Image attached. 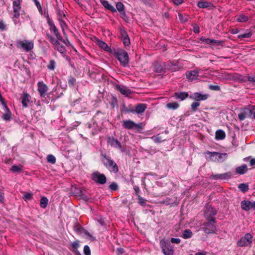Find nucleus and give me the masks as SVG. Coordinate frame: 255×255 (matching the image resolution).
Listing matches in <instances>:
<instances>
[{"label":"nucleus","mask_w":255,"mask_h":255,"mask_svg":"<svg viewBox=\"0 0 255 255\" xmlns=\"http://www.w3.org/2000/svg\"><path fill=\"white\" fill-rule=\"evenodd\" d=\"M30 98L31 97L28 93H23V96L21 97V99L22 106L24 108H27L28 107V104L30 102Z\"/></svg>","instance_id":"5701e85b"},{"label":"nucleus","mask_w":255,"mask_h":255,"mask_svg":"<svg viewBox=\"0 0 255 255\" xmlns=\"http://www.w3.org/2000/svg\"><path fill=\"white\" fill-rule=\"evenodd\" d=\"M48 200L45 197H42L40 199V205L42 208H45L48 204Z\"/></svg>","instance_id":"ea45409f"},{"label":"nucleus","mask_w":255,"mask_h":255,"mask_svg":"<svg viewBox=\"0 0 255 255\" xmlns=\"http://www.w3.org/2000/svg\"><path fill=\"white\" fill-rule=\"evenodd\" d=\"M172 1L175 4L177 5L181 4L183 2V0H172Z\"/></svg>","instance_id":"69168bd1"},{"label":"nucleus","mask_w":255,"mask_h":255,"mask_svg":"<svg viewBox=\"0 0 255 255\" xmlns=\"http://www.w3.org/2000/svg\"><path fill=\"white\" fill-rule=\"evenodd\" d=\"M117 9L119 11L121 14L123 15H126L125 6L122 2H118L116 3V10Z\"/></svg>","instance_id":"7c9ffc66"},{"label":"nucleus","mask_w":255,"mask_h":255,"mask_svg":"<svg viewBox=\"0 0 255 255\" xmlns=\"http://www.w3.org/2000/svg\"><path fill=\"white\" fill-rule=\"evenodd\" d=\"M252 35V33L251 31L239 34L238 35V38L241 40L245 38H250Z\"/></svg>","instance_id":"a19ab883"},{"label":"nucleus","mask_w":255,"mask_h":255,"mask_svg":"<svg viewBox=\"0 0 255 255\" xmlns=\"http://www.w3.org/2000/svg\"><path fill=\"white\" fill-rule=\"evenodd\" d=\"M250 166H254L255 165V158H252L250 161Z\"/></svg>","instance_id":"774afa93"},{"label":"nucleus","mask_w":255,"mask_h":255,"mask_svg":"<svg viewBox=\"0 0 255 255\" xmlns=\"http://www.w3.org/2000/svg\"><path fill=\"white\" fill-rule=\"evenodd\" d=\"M121 112L123 113H134V110L132 107L129 106V107H127L125 104H124L121 109Z\"/></svg>","instance_id":"58836bf2"},{"label":"nucleus","mask_w":255,"mask_h":255,"mask_svg":"<svg viewBox=\"0 0 255 255\" xmlns=\"http://www.w3.org/2000/svg\"><path fill=\"white\" fill-rule=\"evenodd\" d=\"M12 7L13 10H20L21 9V3L20 0H13Z\"/></svg>","instance_id":"c9c22d12"},{"label":"nucleus","mask_w":255,"mask_h":255,"mask_svg":"<svg viewBox=\"0 0 255 255\" xmlns=\"http://www.w3.org/2000/svg\"><path fill=\"white\" fill-rule=\"evenodd\" d=\"M102 162L105 166L111 172L117 173L119 171V168L117 163L111 159V158L107 156L106 154L102 155Z\"/></svg>","instance_id":"f257e3e1"},{"label":"nucleus","mask_w":255,"mask_h":255,"mask_svg":"<svg viewBox=\"0 0 255 255\" xmlns=\"http://www.w3.org/2000/svg\"><path fill=\"white\" fill-rule=\"evenodd\" d=\"M207 222L204 223L202 228V230L207 234H214L217 230L215 226L216 220H207Z\"/></svg>","instance_id":"7ed1b4c3"},{"label":"nucleus","mask_w":255,"mask_h":255,"mask_svg":"<svg viewBox=\"0 0 255 255\" xmlns=\"http://www.w3.org/2000/svg\"><path fill=\"white\" fill-rule=\"evenodd\" d=\"M216 138L218 140H222L225 138L226 134L224 131L221 129L217 130L215 133Z\"/></svg>","instance_id":"473e14b6"},{"label":"nucleus","mask_w":255,"mask_h":255,"mask_svg":"<svg viewBox=\"0 0 255 255\" xmlns=\"http://www.w3.org/2000/svg\"><path fill=\"white\" fill-rule=\"evenodd\" d=\"M146 108V105L144 104H138L135 108L134 112L137 114H140L144 112Z\"/></svg>","instance_id":"c756f323"},{"label":"nucleus","mask_w":255,"mask_h":255,"mask_svg":"<svg viewBox=\"0 0 255 255\" xmlns=\"http://www.w3.org/2000/svg\"><path fill=\"white\" fill-rule=\"evenodd\" d=\"M117 252L119 255H122L124 253L125 250L124 249L120 248L117 249Z\"/></svg>","instance_id":"338daca9"},{"label":"nucleus","mask_w":255,"mask_h":255,"mask_svg":"<svg viewBox=\"0 0 255 255\" xmlns=\"http://www.w3.org/2000/svg\"><path fill=\"white\" fill-rule=\"evenodd\" d=\"M248 20V17L244 14L239 15L237 18V20L239 22H246Z\"/></svg>","instance_id":"a18cd8bd"},{"label":"nucleus","mask_w":255,"mask_h":255,"mask_svg":"<svg viewBox=\"0 0 255 255\" xmlns=\"http://www.w3.org/2000/svg\"><path fill=\"white\" fill-rule=\"evenodd\" d=\"M96 43L100 48L106 51L110 52L111 51V48L105 42L98 39L97 40Z\"/></svg>","instance_id":"393cba45"},{"label":"nucleus","mask_w":255,"mask_h":255,"mask_svg":"<svg viewBox=\"0 0 255 255\" xmlns=\"http://www.w3.org/2000/svg\"><path fill=\"white\" fill-rule=\"evenodd\" d=\"M16 45L17 48L21 49L25 52H29L33 48L34 43L32 41L19 40L16 41Z\"/></svg>","instance_id":"20e7f679"},{"label":"nucleus","mask_w":255,"mask_h":255,"mask_svg":"<svg viewBox=\"0 0 255 255\" xmlns=\"http://www.w3.org/2000/svg\"><path fill=\"white\" fill-rule=\"evenodd\" d=\"M207 153L210 155L211 159L213 161H219L220 159L223 158V156L226 155V153L223 154L217 152L208 151Z\"/></svg>","instance_id":"a211bd4d"},{"label":"nucleus","mask_w":255,"mask_h":255,"mask_svg":"<svg viewBox=\"0 0 255 255\" xmlns=\"http://www.w3.org/2000/svg\"><path fill=\"white\" fill-rule=\"evenodd\" d=\"M253 238L251 234L247 233L237 242V245L240 247L251 246Z\"/></svg>","instance_id":"423d86ee"},{"label":"nucleus","mask_w":255,"mask_h":255,"mask_svg":"<svg viewBox=\"0 0 255 255\" xmlns=\"http://www.w3.org/2000/svg\"><path fill=\"white\" fill-rule=\"evenodd\" d=\"M212 3L210 2H208L207 1L204 0H200L198 2L197 6L202 8H207L210 6H211Z\"/></svg>","instance_id":"2f4dec72"},{"label":"nucleus","mask_w":255,"mask_h":255,"mask_svg":"<svg viewBox=\"0 0 255 255\" xmlns=\"http://www.w3.org/2000/svg\"><path fill=\"white\" fill-rule=\"evenodd\" d=\"M216 214L217 211L216 209L211 206H209L206 207L204 216L206 220H211V219H215L214 216Z\"/></svg>","instance_id":"9b49d317"},{"label":"nucleus","mask_w":255,"mask_h":255,"mask_svg":"<svg viewBox=\"0 0 255 255\" xmlns=\"http://www.w3.org/2000/svg\"><path fill=\"white\" fill-rule=\"evenodd\" d=\"M37 90L41 97H44L48 90V86L43 81H39L37 83Z\"/></svg>","instance_id":"ddd939ff"},{"label":"nucleus","mask_w":255,"mask_h":255,"mask_svg":"<svg viewBox=\"0 0 255 255\" xmlns=\"http://www.w3.org/2000/svg\"><path fill=\"white\" fill-rule=\"evenodd\" d=\"M187 78L190 80H194L198 77V71L197 70H191L186 73Z\"/></svg>","instance_id":"4be33fe9"},{"label":"nucleus","mask_w":255,"mask_h":255,"mask_svg":"<svg viewBox=\"0 0 255 255\" xmlns=\"http://www.w3.org/2000/svg\"><path fill=\"white\" fill-rule=\"evenodd\" d=\"M114 55L118 59L122 66L126 67L128 64L129 62L128 55L126 50L123 49L115 50Z\"/></svg>","instance_id":"f03ea898"},{"label":"nucleus","mask_w":255,"mask_h":255,"mask_svg":"<svg viewBox=\"0 0 255 255\" xmlns=\"http://www.w3.org/2000/svg\"><path fill=\"white\" fill-rule=\"evenodd\" d=\"M160 245L162 252L165 255H173L174 250L173 247L169 243H166L165 241L160 242Z\"/></svg>","instance_id":"9d476101"},{"label":"nucleus","mask_w":255,"mask_h":255,"mask_svg":"<svg viewBox=\"0 0 255 255\" xmlns=\"http://www.w3.org/2000/svg\"><path fill=\"white\" fill-rule=\"evenodd\" d=\"M209 96V94H202L201 93L196 92L190 96V98L196 101H203L207 99Z\"/></svg>","instance_id":"f3484780"},{"label":"nucleus","mask_w":255,"mask_h":255,"mask_svg":"<svg viewBox=\"0 0 255 255\" xmlns=\"http://www.w3.org/2000/svg\"><path fill=\"white\" fill-rule=\"evenodd\" d=\"M233 175V173L230 171L222 174H213L211 176L215 180H227L231 178Z\"/></svg>","instance_id":"2eb2a0df"},{"label":"nucleus","mask_w":255,"mask_h":255,"mask_svg":"<svg viewBox=\"0 0 255 255\" xmlns=\"http://www.w3.org/2000/svg\"><path fill=\"white\" fill-rule=\"evenodd\" d=\"M20 10H13V18H18L20 16Z\"/></svg>","instance_id":"680f3d73"},{"label":"nucleus","mask_w":255,"mask_h":255,"mask_svg":"<svg viewBox=\"0 0 255 255\" xmlns=\"http://www.w3.org/2000/svg\"><path fill=\"white\" fill-rule=\"evenodd\" d=\"M5 29V24L2 20H0V30L3 31Z\"/></svg>","instance_id":"0e129e2a"},{"label":"nucleus","mask_w":255,"mask_h":255,"mask_svg":"<svg viewBox=\"0 0 255 255\" xmlns=\"http://www.w3.org/2000/svg\"><path fill=\"white\" fill-rule=\"evenodd\" d=\"M33 1L34 2L35 4L37 6L39 11L41 12L42 11V7L40 5V2L37 0H33Z\"/></svg>","instance_id":"4d7b16f0"},{"label":"nucleus","mask_w":255,"mask_h":255,"mask_svg":"<svg viewBox=\"0 0 255 255\" xmlns=\"http://www.w3.org/2000/svg\"><path fill=\"white\" fill-rule=\"evenodd\" d=\"M48 25L49 26V29L51 32L53 33L55 36L56 37V39L59 40H62V37L61 36L60 33L58 31V29L56 27L53 21H50L48 20Z\"/></svg>","instance_id":"4468645a"},{"label":"nucleus","mask_w":255,"mask_h":255,"mask_svg":"<svg viewBox=\"0 0 255 255\" xmlns=\"http://www.w3.org/2000/svg\"><path fill=\"white\" fill-rule=\"evenodd\" d=\"M209 88L211 90L219 91L220 90V87L218 85H210Z\"/></svg>","instance_id":"5fc2aeb1"},{"label":"nucleus","mask_w":255,"mask_h":255,"mask_svg":"<svg viewBox=\"0 0 255 255\" xmlns=\"http://www.w3.org/2000/svg\"><path fill=\"white\" fill-rule=\"evenodd\" d=\"M204 43L211 44L212 49H220L224 46L225 41L223 40H217L210 38H206Z\"/></svg>","instance_id":"1a4fd4ad"},{"label":"nucleus","mask_w":255,"mask_h":255,"mask_svg":"<svg viewBox=\"0 0 255 255\" xmlns=\"http://www.w3.org/2000/svg\"><path fill=\"white\" fill-rule=\"evenodd\" d=\"M247 165L246 164H243L240 166L237 167L236 168V172L239 174H244L247 171Z\"/></svg>","instance_id":"c85d7f7f"},{"label":"nucleus","mask_w":255,"mask_h":255,"mask_svg":"<svg viewBox=\"0 0 255 255\" xmlns=\"http://www.w3.org/2000/svg\"><path fill=\"white\" fill-rule=\"evenodd\" d=\"M123 126L124 128L128 129H134L138 130L142 128L141 123L136 124L130 120L124 121Z\"/></svg>","instance_id":"0eeeda50"},{"label":"nucleus","mask_w":255,"mask_h":255,"mask_svg":"<svg viewBox=\"0 0 255 255\" xmlns=\"http://www.w3.org/2000/svg\"><path fill=\"white\" fill-rule=\"evenodd\" d=\"M178 16H179V18L180 20L182 22H185L187 21L188 18L187 17H184L182 14L179 13Z\"/></svg>","instance_id":"13d9d810"},{"label":"nucleus","mask_w":255,"mask_h":255,"mask_svg":"<svg viewBox=\"0 0 255 255\" xmlns=\"http://www.w3.org/2000/svg\"><path fill=\"white\" fill-rule=\"evenodd\" d=\"M251 202L248 200H243L241 202V208L245 211H249L251 209Z\"/></svg>","instance_id":"bb28decb"},{"label":"nucleus","mask_w":255,"mask_h":255,"mask_svg":"<svg viewBox=\"0 0 255 255\" xmlns=\"http://www.w3.org/2000/svg\"><path fill=\"white\" fill-rule=\"evenodd\" d=\"M97 221L100 224L101 226H104L105 224L104 218L102 217H100L98 220Z\"/></svg>","instance_id":"e2e57ef3"},{"label":"nucleus","mask_w":255,"mask_h":255,"mask_svg":"<svg viewBox=\"0 0 255 255\" xmlns=\"http://www.w3.org/2000/svg\"><path fill=\"white\" fill-rule=\"evenodd\" d=\"M253 115V111L249 108H244L242 110L238 115L240 121H244L247 118L251 117Z\"/></svg>","instance_id":"f8f14e48"},{"label":"nucleus","mask_w":255,"mask_h":255,"mask_svg":"<svg viewBox=\"0 0 255 255\" xmlns=\"http://www.w3.org/2000/svg\"><path fill=\"white\" fill-rule=\"evenodd\" d=\"M23 198L25 200H30L32 198V194L26 193L24 195Z\"/></svg>","instance_id":"864d4df0"},{"label":"nucleus","mask_w":255,"mask_h":255,"mask_svg":"<svg viewBox=\"0 0 255 255\" xmlns=\"http://www.w3.org/2000/svg\"><path fill=\"white\" fill-rule=\"evenodd\" d=\"M166 69H169V68L165 64H164V67L159 64H156L154 66V70L157 73L165 72V70Z\"/></svg>","instance_id":"a878e982"},{"label":"nucleus","mask_w":255,"mask_h":255,"mask_svg":"<svg viewBox=\"0 0 255 255\" xmlns=\"http://www.w3.org/2000/svg\"><path fill=\"white\" fill-rule=\"evenodd\" d=\"M116 89L120 92L122 94L127 97L129 96L132 93V92L129 89H128L126 87L121 86L119 85H116Z\"/></svg>","instance_id":"dca6fc26"},{"label":"nucleus","mask_w":255,"mask_h":255,"mask_svg":"<svg viewBox=\"0 0 255 255\" xmlns=\"http://www.w3.org/2000/svg\"><path fill=\"white\" fill-rule=\"evenodd\" d=\"M47 160L49 163L54 164L56 162V158L52 154H49L47 156Z\"/></svg>","instance_id":"49530a36"},{"label":"nucleus","mask_w":255,"mask_h":255,"mask_svg":"<svg viewBox=\"0 0 255 255\" xmlns=\"http://www.w3.org/2000/svg\"><path fill=\"white\" fill-rule=\"evenodd\" d=\"M108 142L112 147L118 149L122 148L121 143L117 139L114 137H110L108 139Z\"/></svg>","instance_id":"aec40b11"},{"label":"nucleus","mask_w":255,"mask_h":255,"mask_svg":"<svg viewBox=\"0 0 255 255\" xmlns=\"http://www.w3.org/2000/svg\"><path fill=\"white\" fill-rule=\"evenodd\" d=\"M121 35L122 37V40L123 41L125 45L128 46L130 43V40L128 34L125 29L121 30Z\"/></svg>","instance_id":"6ab92c4d"},{"label":"nucleus","mask_w":255,"mask_h":255,"mask_svg":"<svg viewBox=\"0 0 255 255\" xmlns=\"http://www.w3.org/2000/svg\"><path fill=\"white\" fill-rule=\"evenodd\" d=\"M179 105L177 102L170 103L166 105V107L168 109L175 110L179 107Z\"/></svg>","instance_id":"79ce46f5"},{"label":"nucleus","mask_w":255,"mask_h":255,"mask_svg":"<svg viewBox=\"0 0 255 255\" xmlns=\"http://www.w3.org/2000/svg\"><path fill=\"white\" fill-rule=\"evenodd\" d=\"M46 37L47 39L54 45V48L58 51L61 54H64L66 52L65 47L61 45L59 42L58 39H55L49 33H46Z\"/></svg>","instance_id":"39448f33"},{"label":"nucleus","mask_w":255,"mask_h":255,"mask_svg":"<svg viewBox=\"0 0 255 255\" xmlns=\"http://www.w3.org/2000/svg\"><path fill=\"white\" fill-rule=\"evenodd\" d=\"M56 62L54 60H51L49 63L47 65V67L50 70H54L55 68Z\"/></svg>","instance_id":"c03bdc74"},{"label":"nucleus","mask_w":255,"mask_h":255,"mask_svg":"<svg viewBox=\"0 0 255 255\" xmlns=\"http://www.w3.org/2000/svg\"><path fill=\"white\" fill-rule=\"evenodd\" d=\"M76 230L78 232H81L82 231H84V234L90 238V239L91 241H94L96 240L95 237L91 235L87 231L84 230L83 228L78 227Z\"/></svg>","instance_id":"72a5a7b5"},{"label":"nucleus","mask_w":255,"mask_h":255,"mask_svg":"<svg viewBox=\"0 0 255 255\" xmlns=\"http://www.w3.org/2000/svg\"><path fill=\"white\" fill-rule=\"evenodd\" d=\"M154 142L156 143H160L163 140H162L161 137L159 136V134L156 136H153L151 137Z\"/></svg>","instance_id":"09e8293b"},{"label":"nucleus","mask_w":255,"mask_h":255,"mask_svg":"<svg viewBox=\"0 0 255 255\" xmlns=\"http://www.w3.org/2000/svg\"><path fill=\"white\" fill-rule=\"evenodd\" d=\"M109 188L112 191H116L118 189V185L117 183L113 182L110 185Z\"/></svg>","instance_id":"8fccbe9b"},{"label":"nucleus","mask_w":255,"mask_h":255,"mask_svg":"<svg viewBox=\"0 0 255 255\" xmlns=\"http://www.w3.org/2000/svg\"><path fill=\"white\" fill-rule=\"evenodd\" d=\"M161 203L168 205L172 204V201L169 198H166L165 200L161 201Z\"/></svg>","instance_id":"6e6d98bb"},{"label":"nucleus","mask_w":255,"mask_h":255,"mask_svg":"<svg viewBox=\"0 0 255 255\" xmlns=\"http://www.w3.org/2000/svg\"><path fill=\"white\" fill-rule=\"evenodd\" d=\"M174 95L176 99H180L182 101L188 97V94L187 92H176Z\"/></svg>","instance_id":"cd10ccee"},{"label":"nucleus","mask_w":255,"mask_h":255,"mask_svg":"<svg viewBox=\"0 0 255 255\" xmlns=\"http://www.w3.org/2000/svg\"><path fill=\"white\" fill-rule=\"evenodd\" d=\"M101 3L106 9L111 11L113 12H116L117 11L116 9L109 3V2L106 0H100Z\"/></svg>","instance_id":"b1692460"},{"label":"nucleus","mask_w":255,"mask_h":255,"mask_svg":"<svg viewBox=\"0 0 255 255\" xmlns=\"http://www.w3.org/2000/svg\"><path fill=\"white\" fill-rule=\"evenodd\" d=\"M193 233L189 229L185 230L182 235V237L185 239L190 238L192 237Z\"/></svg>","instance_id":"e433bc0d"},{"label":"nucleus","mask_w":255,"mask_h":255,"mask_svg":"<svg viewBox=\"0 0 255 255\" xmlns=\"http://www.w3.org/2000/svg\"><path fill=\"white\" fill-rule=\"evenodd\" d=\"M76 230L78 232H81L82 231H84V234L90 238V239L91 241H94L96 240L95 237L91 235L87 231L84 230L83 228L78 227Z\"/></svg>","instance_id":"f704fd0d"},{"label":"nucleus","mask_w":255,"mask_h":255,"mask_svg":"<svg viewBox=\"0 0 255 255\" xmlns=\"http://www.w3.org/2000/svg\"><path fill=\"white\" fill-rule=\"evenodd\" d=\"M3 106L4 113L2 116V118L4 121H9L11 119V114L6 105Z\"/></svg>","instance_id":"412c9836"},{"label":"nucleus","mask_w":255,"mask_h":255,"mask_svg":"<svg viewBox=\"0 0 255 255\" xmlns=\"http://www.w3.org/2000/svg\"><path fill=\"white\" fill-rule=\"evenodd\" d=\"M138 203L139 204H140L142 206H144L145 204V200L143 199V198L141 197L140 196H138Z\"/></svg>","instance_id":"bf43d9fd"},{"label":"nucleus","mask_w":255,"mask_h":255,"mask_svg":"<svg viewBox=\"0 0 255 255\" xmlns=\"http://www.w3.org/2000/svg\"><path fill=\"white\" fill-rule=\"evenodd\" d=\"M238 188L243 192H246L249 190V185L247 184L241 183L239 184Z\"/></svg>","instance_id":"37998d69"},{"label":"nucleus","mask_w":255,"mask_h":255,"mask_svg":"<svg viewBox=\"0 0 255 255\" xmlns=\"http://www.w3.org/2000/svg\"><path fill=\"white\" fill-rule=\"evenodd\" d=\"M76 82V80L72 76H70L68 79V84L70 86L74 87Z\"/></svg>","instance_id":"de8ad7c7"},{"label":"nucleus","mask_w":255,"mask_h":255,"mask_svg":"<svg viewBox=\"0 0 255 255\" xmlns=\"http://www.w3.org/2000/svg\"><path fill=\"white\" fill-rule=\"evenodd\" d=\"M84 252L85 255H91V251L88 246L86 245L84 247Z\"/></svg>","instance_id":"603ef678"},{"label":"nucleus","mask_w":255,"mask_h":255,"mask_svg":"<svg viewBox=\"0 0 255 255\" xmlns=\"http://www.w3.org/2000/svg\"><path fill=\"white\" fill-rule=\"evenodd\" d=\"M92 179L95 182L98 184L103 185L105 184L107 182L106 176L98 171H96L92 173Z\"/></svg>","instance_id":"6e6552de"},{"label":"nucleus","mask_w":255,"mask_h":255,"mask_svg":"<svg viewBox=\"0 0 255 255\" xmlns=\"http://www.w3.org/2000/svg\"><path fill=\"white\" fill-rule=\"evenodd\" d=\"M10 171L12 172L20 173L22 171V166L21 165L18 166L12 165L10 168Z\"/></svg>","instance_id":"4c0bfd02"},{"label":"nucleus","mask_w":255,"mask_h":255,"mask_svg":"<svg viewBox=\"0 0 255 255\" xmlns=\"http://www.w3.org/2000/svg\"><path fill=\"white\" fill-rule=\"evenodd\" d=\"M180 239L179 238H172L171 239V242L173 244H179L180 243Z\"/></svg>","instance_id":"052dcab7"},{"label":"nucleus","mask_w":255,"mask_h":255,"mask_svg":"<svg viewBox=\"0 0 255 255\" xmlns=\"http://www.w3.org/2000/svg\"><path fill=\"white\" fill-rule=\"evenodd\" d=\"M200 104L199 102H193L191 104V109L194 111L195 112L197 108L200 106Z\"/></svg>","instance_id":"3c124183"}]
</instances>
